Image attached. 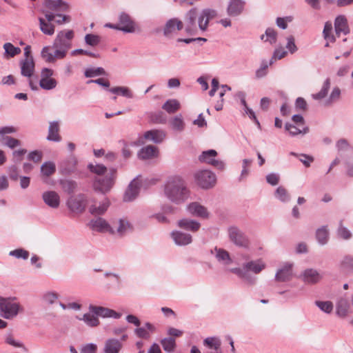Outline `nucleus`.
Returning a JSON list of instances; mask_svg holds the SVG:
<instances>
[{"instance_id": "nucleus-1", "label": "nucleus", "mask_w": 353, "mask_h": 353, "mask_svg": "<svg viewBox=\"0 0 353 353\" xmlns=\"http://www.w3.org/2000/svg\"><path fill=\"white\" fill-rule=\"evenodd\" d=\"M190 190L186 182L181 176L170 178L164 185V194L172 203L179 205L190 197Z\"/></svg>"}, {"instance_id": "nucleus-2", "label": "nucleus", "mask_w": 353, "mask_h": 353, "mask_svg": "<svg viewBox=\"0 0 353 353\" xmlns=\"http://www.w3.org/2000/svg\"><path fill=\"white\" fill-rule=\"evenodd\" d=\"M266 268L265 263L262 259L250 260L243 263L241 268H233L230 271L237 275L241 279L248 284L254 285L256 278L252 276L250 273L259 274Z\"/></svg>"}, {"instance_id": "nucleus-3", "label": "nucleus", "mask_w": 353, "mask_h": 353, "mask_svg": "<svg viewBox=\"0 0 353 353\" xmlns=\"http://www.w3.org/2000/svg\"><path fill=\"white\" fill-rule=\"evenodd\" d=\"M117 176V170L110 168L108 173L104 176H96L93 181V188L95 191L106 194L113 188Z\"/></svg>"}, {"instance_id": "nucleus-4", "label": "nucleus", "mask_w": 353, "mask_h": 353, "mask_svg": "<svg viewBox=\"0 0 353 353\" xmlns=\"http://www.w3.org/2000/svg\"><path fill=\"white\" fill-rule=\"evenodd\" d=\"M229 240L238 248L248 250L251 242L248 235L236 225H231L228 228Z\"/></svg>"}, {"instance_id": "nucleus-5", "label": "nucleus", "mask_w": 353, "mask_h": 353, "mask_svg": "<svg viewBox=\"0 0 353 353\" xmlns=\"http://www.w3.org/2000/svg\"><path fill=\"white\" fill-rule=\"evenodd\" d=\"M15 300L16 298L11 297L0 299V312L3 318L12 319L22 310L20 304Z\"/></svg>"}, {"instance_id": "nucleus-6", "label": "nucleus", "mask_w": 353, "mask_h": 353, "mask_svg": "<svg viewBox=\"0 0 353 353\" xmlns=\"http://www.w3.org/2000/svg\"><path fill=\"white\" fill-rule=\"evenodd\" d=\"M194 179L196 184L200 188L208 190L215 185L216 176V174L210 170H202L195 173Z\"/></svg>"}, {"instance_id": "nucleus-7", "label": "nucleus", "mask_w": 353, "mask_h": 353, "mask_svg": "<svg viewBox=\"0 0 353 353\" xmlns=\"http://www.w3.org/2000/svg\"><path fill=\"white\" fill-rule=\"evenodd\" d=\"M19 66L21 76L28 78V84L30 89L33 91L39 90L38 85L32 79L35 69L34 59H30V60L21 59L19 61Z\"/></svg>"}, {"instance_id": "nucleus-8", "label": "nucleus", "mask_w": 353, "mask_h": 353, "mask_svg": "<svg viewBox=\"0 0 353 353\" xmlns=\"http://www.w3.org/2000/svg\"><path fill=\"white\" fill-rule=\"evenodd\" d=\"M217 155L218 153L215 150H205L199 156V161L201 163L211 165L219 170H223L225 167V163L223 161L216 159Z\"/></svg>"}, {"instance_id": "nucleus-9", "label": "nucleus", "mask_w": 353, "mask_h": 353, "mask_svg": "<svg viewBox=\"0 0 353 353\" xmlns=\"http://www.w3.org/2000/svg\"><path fill=\"white\" fill-rule=\"evenodd\" d=\"M73 37V30L60 31L54 41L53 47L54 48H63L68 50L71 48Z\"/></svg>"}, {"instance_id": "nucleus-10", "label": "nucleus", "mask_w": 353, "mask_h": 353, "mask_svg": "<svg viewBox=\"0 0 353 353\" xmlns=\"http://www.w3.org/2000/svg\"><path fill=\"white\" fill-rule=\"evenodd\" d=\"M87 204V196L83 194L71 196L67 201V205L70 210L79 214H81L85 211Z\"/></svg>"}, {"instance_id": "nucleus-11", "label": "nucleus", "mask_w": 353, "mask_h": 353, "mask_svg": "<svg viewBox=\"0 0 353 353\" xmlns=\"http://www.w3.org/2000/svg\"><path fill=\"white\" fill-rule=\"evenodd\" d=\"M89 311L92 313L93 314H95L97 317L100 316L102 318H109L112 317L115 319H119L121 316V314L117 312L116 311L102 307V306H96L93 305H90L89 306Z\"/></svg>"}, {"instance_id": "nucleus-12", "label": "nucleus", "mask_w": 353, "mask_h": 353, "mask_svg": "<svg viewBox=\"0 0 353 353\" xmlns=\"http://www.w3.org/2000/svg\"><path fill=\"white\" fill-rule=\"evenodd\" d=\"M183 28V22L177 18L168 20L163 28V35L167 38H172L178 30Z\"/></svg>"}, {"instance_id": "nucleus-13", "label": "nucleus", "mask_w": 353, "mask_h": 353, "mask_svg": "<svg viewBox=\"0 0 353 353\" xmlns=\"http://www.w3.org/2000/svg\"><path fill=\"white\" fill-rule=\"evenodd\" d=\"M196 8L190 9L185 16V32L189 34H194L196 32V19H198Z\"/></svg>"}, {"instance_id": "nucleus-14", "label": "nucleus", "mask_w": 353, "mask_h": 353, "mask_svg": "<svg viewBox=\"0 0 353 353\" xmlns=\"http://www.w3.org/2000/svg\"><path fill=\"white\" fill-rule=\"evenodd\" d=\"M218 13L216 10L211 8L203 9L198 18L199 28L202 31L208 28L209 21L216 17Z\"/></svg>"}, {"instance_id": "nucleus-15", "label": "nucleus", "mask_w": 353, "mask_h": 353, "mask_svg": "<svg viewBox=\"0 0 353 353\" xmlns=\"http://www.w3.org/2000/svg\"><path fill=\"white\" fill-rule=\"evenodd\" d=\"M218 13L216 10L211 8L203 9L198 18L199 28L202 31L208 28L209 21L216 17Z\"/></svg>"}, {"instance_id": "nucleus-16", "label": "nucleus", "mask_w": 353, "mask_h": 353, "mask_svg": "<svg viewBox=\"0 0 353 353\" xmlns=\"http://www.w3.org/2000/svg\"><path fill=\"white\" fill-rule=\"evenodd\" d=\"M218 13L216 10L211 8L203 9L198 18L199 28L202 31L208 28L209 21L216 17Z\"/></svg>"}, {"instance_id": "nucleus-17", "label": "nucleus", "mask_w": 353, "mask_h": 353, "mask_svg": "<svg viewBox=\"0 0 353 353\" xmlns=\"http://www.w3.org/2000/svg\"><path fill=\"white\" fill-rule=\"evenodd\" d=\"M245 5L243 0H230L226 10L228 15L231 17L239 16L243 12Z\"/></svg>"}, {"instance_id": "nucleus-18", "label": "nucleus", "mask_w": 353, "mask_h": 353, "mask_svg": "<svg viewBox=\"0 0 353 353\" xmlns=\"http://www.w3.org/2000/svg\"><path fill=\"white\" fill-rule=\"evenodd\" d=\"M141 183L136 179H134L128 185L125 192L123 201L130 202L135 199L139 194Z\"/></svg>"}, {"instance_id": "nucleus-19", "label": "nucleus", "mask_w": 353, "mask_h": 353, "mask_svg": "<svg viewBox=\"0 0 353 353\" xmlns=\"http://www.w3.org/2000/svg\"><path fill=\"white\" fill-rule=\"evenodd\" d=\"M121 26L120 30L126 33H132L135 31V24L130 16L125 13L121 12L119 15V23Z\"/></svg>"}, {"instance_id": "nucleus-20", "label": "nucleus", "mask_w": 353, "mask_h": 353, "mask_svg": "<svg viewBox=\"0 0 353 353\" xmlns=\"http://www.w3.org/2000/svg\"><path fill=\"white\" fill-rule=\"evenodd\" d=\"M43 202L50 208L57 209L60 205V196L53 190L46 191L42 194Z\"/></svg>"}, {"instance_id": "nucleus-21", "label": "nucleus", "mask_w": 353, "mask_h": 353, "mask_svg": "<svg viewBox=\"0 0 353 353\" xmlns=\"http://www.w3.org/2000/svg\"><path fill=\"white\" fill-rule=\"evenodd\" d=\"M171 236L176 245L179 246H185L192 242V236L190 234L183 232L179 230L172 232Z\"/></svg>"}, {"instance_id": "nucleus-22", "label": "nucleus", "mask_w": 353, "mask_h": 353, "mask_svg": "<svg viewBox=\"0 0 353 353\" xmlns=\"http://www.w3.org/2000/svg\"><path fill=\"white\" fill-rule=\"evenodd\" d=\"M301 277L304 283L310 285L317 283L322 279L320 273L316 270L312 268L305 270L302 272Z\"/></svg>"}, {"instance_id": "nucleus-23", "label": "nucleus", "mask_w": 353, "mask_h": 353, "mask_svg": "<svg viewBox=\"0 0 353 353\" xmlns=\"http://www.w3.org/2000/svg\"><path fill=\"white\" fill-rule=\"evenodd\" d=\"M292 265L286 263L277 270L275 274V280L278 282L289 281L292 279Z\"/></svg>"}, {"instance_id": "nucleus-24", "label": "nucleus", "mask_w": 353, "mask_h": 353, "mask_svg": "<svg viewBox=\"0 0 353 353\" xmlns=\"http://www.w3.org/2000/svg\"><path fill=\"white\" fill-rule=\"evenodd\" d=\"M188 211L193 216L208 219L209 212L205 207L197 202H192L187 207Z\"/></svg>"}, {"instance_id": "nucleus-25", "label": "nucleus", "mask_w": 353, "mask_h": 353, "mask_svg": "<svg viewBox=\"0 0 353 353\" xmlns=\"http://www.w3.org/2000/svg\"><path fill=\"white\" fill-rule=\"evenodd\" d=\"M123 344L121 341L111 338L105 341L103 348V353H120Z\"/></svg>"}, {"instance_id": "nucleus-26", "label": "nucleus", "mask_w": 353, "mask_h": 353, "mask_svg": "<svg viewBox=\"0 0 353 353\" xmlns=\"http://www.w3.org/2000/svg\"><path fill=\"white\" fill-rule=\"evenodd\" d=\"M334 28L336 34L339 35L340 33L347 34L350 32V28L347 24V20L344 15H339L334 21Z\"/></svg>"}, {"instance_id": "nucleus-27", "label": "nucleus", "mask_w": 353, "mask_h": 353, "mask_svg": "<svg viewBox=\"0 0 353 353\" xmlns=\"http://www.w3.org/2000/svg\"><path fill=\"white\" fill-rule=\"evenodd\" d=\"M143 137L145 139L151 141L154 143H161L165 137V133L161 130H151L146 131Z\"/></svg>"}, {"instance_id": "nucleus-28", "label": "nucleus", "mask_w": 353, "mask_h": 353, "mask_svg": "<svg viewBox=\"0 0 353 353\" xmlns=\"http://www.w3.org/2000/svg\"><path fill=\"white\" fill-rule=\"evenodd\" d=\"M177 225L180 228L192 232L198 231L201 227L199 222L190 219H182L178 221Z\"/></svg>"}, {"instance_id": "nucleus-29", "label": "nucleus", "mask_w": 353, "mask_h": 353, "mask_svg": "<svg viewBox=\"0 0 353 353\" xmlns=\"http://www.w3.org/2000/svg\"><path fill=\"white\" fill-rule=\"evenodd\" d=\"M157 148L154 145H150L141 148L137 155L140 159L145 160L157 156Z\"/></svg>"}, {"instance_id": "nucleus-30", "label": "nucleus", "mask_w": 353, "mask_h": 353, "mask_svg": "<svg viewBox=\"0 0 353 353\" xmlns=\"http://www.w3.org/2000/svg\"><path fill=\"white\" fill-rule=\"evenodd\" d=\"M89 225L92 230L97 232H104L110 229L109 223L101 217L92 219L89 223Z\"/></svg>"}, {"instance_id": "nucleus-31", "label": "nucleus", "mask_w": 353, "mask_h": 353, "mask_svg": "<svg viewBox=\"0 0 353 353\" xmlns=\"http://www.w3.org/2000/svg\"><path fill=\"white\" fill-rule=\"evenodd\" d=\"M59 123L57 121H52L50 123L48 128V135L47 139L48 141L59 142L61 141V137L59 134Z\"/></svg>"}, {"instance_id": "nucleus-32", "label": "nucleus", "mask_w": 353, "mask_h": 353, "mask_svg": "<svg viewBox=\"0 0 353 353\" xmlns=\"http://www.w3.org/2000/svg\"><path fill=\"white\" fill-rule=\"evenodd\" d=\"M299 127L300 126H296L290 123H286L285 125V130L288 131L289 134L292 137L296 136L300 134H305L309 132L308 127L303 126L302 128H300Z\"/></svg>"}, {"instance_id": "nucleus-33", "label": "nucleus", "mask_w": 353, "mask_h": 353, "mask_svg": "<svg viewBox=\"0 0 353 353\" xmlns=\"http://www.w3.org/2000/svg\"><path fill=\"white\" fill-rule=\"evenodd\" d=\"M3 48L5 50L4 52V57L9 59L12 58L21 52V50L19 47H15L11 43H5L3 46Z\"/></svg>"}, {"instance_id": "nucleus-34", "label": "nucleus", "mask_w": 353, "mask_h": 353, "mask_svg": "<svg viewBox=\"0 0 353 353\" xmlns=\"http://www.w3.org/2000/svg\"><path fill=\"white\" fill-rule=\"evenodd\" d=\"M331 82L330 78H327L325 81L323 82V84L322 85V88L321 90L315 94H312V99L315 100H321L326 97V96L328 94V91L330 88Z\"/></svg>"}, {"instance_id": "nucleus-35", "label": "nucleus", "mask_w": 353, "mask_h": 353, "mask_svg": "<svg viewBox=\"0 0 353 353\" xmlns=\"http://www.w3.org/2000/svg\"><path fill=\"white\" fill-rule=\"evenodd\" d=\"M109 205V200L108 199H105L99 205V207H97L94 205H92L89 208V212L93 215H101L108 210Z\"/></svg>"}, {"instance_id": "nucleus-36", "label": "nucleus", "mask_w": 353, "mask_h": 353, "mask_svg": "<svg viewBox=\"0 0 353 353\" xmlns=\"http://www.w3.org/2000/svg\"><path fill=\"white\" fill-rule=\"evenodd\" d=\"M203 345L207 347L206 350H221V342L216 337H208L204 339Z\"/></svg>"}, {"instance_id": "nucleus-37", "label": "nucleus", "mask_w": 353, "mask_h": 353, "mask_svg": "<svg viewBox=\"0 0 353 353\" xmlns=\"http://www.w3.org/2000/svg\"><path fill=\"white\" fill-rule=\"evenodd\" d=\"M56 172L55 163L52 161H47L41 166V174L44 177H49Z\"/></svg>"}, {"instance_id": "nucleus-38", "label": "nucleus", "mask_w": 353, "mask_h": 353, "mask_svg": "<svg viewBox=\"0 0 353 353\" xmlns=\"http://www.w3.org/2000/svg\"><path fill=\"white\" fill-rule=\"evenodd\" d=\"M180 108V103L176 99H168L162 105V109L169 114H173Z\"/></svg>"}, {"instance_id": "nucleus-39", "label": "nucleus", "mask_w": 353, "mask_h": 353, "mask_svg": "<svg viewBox=\"0 0 353 353\" xmlns=\"http://www.w3.org/2000/svg\"><path fill=\"white\" fill-rule=\"evenodd\" d=\"M78 319L83 321L85 323L90 327H96L99 325V320L98 317L90 312V313H85L81 318Z\"/></svg>"}, {"instance_id": "nucleus-40", "label": "nucleus", "mask_w": 353, "mask_h": 353, "mask_svg": "<svg viewBox=\"0 0 353 353\" xmlns=\"http://www.w3.org/2000/svg\"><path fill=\"white\" fill-rule=\"evenodd\" d=\"M60 185H61V188L63 190V191L67 192L68 194H73L77 188V183L76 181L73 180H61Z\"/></svg>"}, {"instance_id": "nucleus-41", "label": "nucleus", "mask_w": 353, "mask_h": 353, "mask_svg": "<svg viewBox=\"0 0 353 353\" xmlns=\"http://www.w3.org/2000/svg\"><path fill=\"white\" fill-rule=\"evenodd\" d=\"M108 91L113 94H119L122 95L123 97H125L128 99H132L133 97L132 92L128 87H124V86L114 87V88H110L108 90Z\"/></svg>"}, {"instance_id": "nucleus-42", "label": "nucleus", "mask_w": 353, "mask_h": 353, "mask_svg": "<svg viewBox=\"0 0 353 353\" xmlns=\"http://www.w3.org/2000/svg\"><path fill=\"white\" fill-rule=\"evenodd\" d=\"M349 308L348 301L345 299H341L336 303V314L339 316L344 317L347 315Z\"/></svg>"}, {"instance_id": "nucleus-43", "label": "nucleus", "mask_w": 353, "mask_h": 353, "mask_svg": "<svg viewBox=\"0 0 353 353\" xmlns=\"http://www.w3.org/2000/svg\"><path fill=\"white\" fill-rule=\"evenodd\" d=\"M86 78H92L100 75L105 76L107 72L101 67L87 68L84 72Z\"/></svg>"}, {"instance_id": "nucleus-44", "label": "nucleus", "mask_w": 353, "mask_h": 353, "mask_svg": "<svg viewBox=\"0 0 353 353\" xmlns=\"http://www.w3.org/2000/svg\"><path fill=\"white\" fill-rule=\"evenodd\" d=\"M329 233L326 226L319 228L316 232V237L321 245H325L328 241Z\"/></svg>"}, {"instance_id": "nucleus-45", "label": "nucleus", "mask_w": 353, "mask_h": 353, "mask_svg": "<svg viewBox=\"0 0 353 353\" xmlns=\"http://www.w3.org/2000/svg\"><path fill=\"white\" fill-rule=\"evenodd\" d=\"M170 124L173 130L179 132L183 131L185 128V123L181 114L174 117L170 121Z\"/></svg>"}, {"instance_id": "nucleus-46", "label": "nucleus", "mask_w": 353, "mask_h": 353, "mask_svg": "<svg viewBox=\"0 0 353 353\" xmlns=\"http://www.w3.org/2000/svg\"><path fill=\"white\" fill-rule=\"evenodd\" d=\"M216 252V258L219 261H223L225 264H230L232 262L230 254L228 251L221 248H215Z\"/></svg>"}, {"instance_id": "nucleus-47", "label": "nucleus", "mask_w": 353, "mask_h": 353, "mask_svg": "<svg viewBox=\"0 0 353 353\" xmlns=\"http://www.w3.org/2000/svg\"><path fill=\"white\" fill-rule=\"evenodd\" d=\"M17 132V129L13 126H5L0 128V143L3 145L6 141V138L10 137L8 134H13Z\"/></svg>"}, {"instance_id": "nucleus-48", "label": "nucleus", "mask_w": 353, "mask_h": 353, "mask_svg": "<svg viewBox=\"0 0 353 353\" xmlns=\"http://www.w3.org/2000/svg\"><path fill=\"white\" fill-rule=\"evenodd\" d=\"M265 36L266 37L265 41L269 42L270 44H274L277 41V32L273 28H268L265 34L261 36V39L263 40Z\"/></svg>"}, {"instance_id": "nucleus-49", "label": "nucleus", "mask_w": 353, "mask_h": 353, "mask_svg": "<svg viewBox=\"0 0 353 353\" xmlns=\"http://www.w3.org/2000/svg\"><path fill=\"white\" fill-rule=\"evenodd\" d=\"M40 29L43 33L52 35L54 32V26L51 23L46 22L43 18H39Z\"/></svg>"}, {"instance_id": "nucleus-50", "label": "nucleus", "mask_w": 353, "mask_h": 353, "mask_svg": "<svg viewBox=\"0 0 353 353\" xmlns=\"http://www.w3.org/2000/svg\"><path fill=\"white\" fill-rule=\"evenodd\" d=\"M86 45L91 47H97L101 41V37L94 34H87L84 38Z\"/></svg>"}, {"instance_id": "nucleus-51", "label": "nucleus", "mask_w": 353, "mask_h": 353, "mask_svg": "<svg viewBox=\"0 0 353 353\" xmlns=\"http://www.w3.org/2000/svg\"><path fill=\"white\" fill-rule=\"evenodd\" d=\"M290 155L299 157V161L306 167L309 168L311 163L314 161V159L312 156L305 154H298L294 152L290 153Z\"/></svg>"}, {"instance_id": "nucleus-52", "label": "nucleus", "mask_w": 353, "mask_h": 353, "mask_svg": "<svg viewBox=\"0 0 353 353\" xmlns=\"http://www.w3.org/2000/svg\"><path fill=\"white\" fill-rule=\"evenodd\" d=\"M161 343L163 350L168 352H172L176 347L175 339L172 337L162 339Z\"/></svg>"}, {"instance_id": "nucleus-53", "label": "nucleus", "mask_w": 353, "mask_h": 353, "mask_svg": "<svg viewBox=\"0 0 353 353\" xmlns=\"http://www.w3.org/2000/svg\"><path fill=\"white\" fill-rule=\"evenodd\" d=\"M88 168L92 173L98 175V176H102L107 172V168L103 164L93 165L89 163Z\"/></svg>"}, {"instance_id": "nucleus-54", "label": "nucleus", "mask_w": 353, "mask_h": 353, "mask_svg": "<svg viewBox=\"0 0 353 353\" xmlns=\"http://www.w3.org/2000/svg\"><path fill=\"white\" fill-rule=\"evenodd\" d=\"M57 85V81L55 79H40L39 87L45 90H51L54 89Z\"/></svg>"}, {"instance_id": "nucleus-55", "label": "nucleus", "mask_w": 353, "mask_h": 353, "mask_svg": "<svg viewBox=\"0 0 353 353\" xmlns=\"http://www.w3.org/2000/svg\"><path fill=\"white\" fill-rule=\"evenodd\" d=\"M275 196L282 202H288L290 199V196L288 191L283 186H279L275 191Z\"/></svg>"}, {"instance_id": "nucleus-56", "label": "nucleus", "mask_w": 353, "mask_h": 353, "mask_svg": "<svg viewBox=\"0 0 353 353\" xmlns=\"http://www.w3.org/2000/svg\"><path fill=\"white\" fill-rule=\"evenodd\" d=\"M341 265L343 270L347 272H353V256L347 255L341 261Z\"/></svg>"}, {"instance_id": "nucleus-57", "label": "nucleus", "mask_w": 353, "mask_h": 353, "mask_svg": "<svg viewBox=\"0 0 353 353\" xmlns=\"http://www.w3.org/2000/svg\"><path fill=\"white\" fill-rule=\"evenodd\" d=\"M337 235L344 240H349L352 237L351 232L343 225L342 221H340L339 222V226L337 229Z\"/></svg>"}, {"instance_id": "nucleus-58", "label": "nucleus", "mask_w": 353, "mask_h": 353, "mask_svg": "<svg viewBox=\"0 0 353 353\" xmlns=\"http://www.w3.org/2000/svg\"><path fill=\"white\" fill-rule=\"evenodd\" d=\"M340 97H341V90L339 87H334L327 100L326 101V105H331L333 103H335L336 101H338L340 99Z\"/></svg>"}, {"instance_id": "nucleus-59", "label": "nucleus", "mask_w": 353, "mask_h": 353, "mask_svg": "<svg viewBox=\"0 0 353 353\" xmlns=\"http://www.w3.org/2000/svg\"><path fill=\"white\" fill-rule=\"evenodd\" d=\"M150 120L155 123H165L166 117L162 111H158L151 114Z\"/></svg>"}, {"instance_id": "nucleus-60", "label": "nucleus", "mask_w": 353, "mask_h": 353, "mask_svg": "<svg viewBox=\"0 0 353 353\" xmlns=\"http://www.w3.org/2000/svg\"><path fill=\"white\" fill-rule=\"evenodd\" d=\"M315 305L322 311L325 313H330L333 309V305L330 301H315Z\"/></svg>"}, {"instance_id": "nucleus-61", "label": "nucleus", "mask_w": 353, "mask_h": 353, "mask_svg": "<svg viewBox=\"0 0 353 353\" xmlns=\"http://www.w3.org/2000/svg\"><path fill=\"white\" fill-rule=\"evenodd\" d=\"M9 255L11 256H14L17 259H23L26 260L29 256V252L23 249L19 248L10 251L9 252Z\"/></svg>"}, {"instance_id": "nucleus-62", "label": "nucleus", "mask_w": 353, "mask_h": 353, "mask_svg": "<svg viewBox=\"0 0 353 353\" xmlns=\"http://www.w3.org/2000/svg\"><path fill=\"white\" fill-rule=\"evenodd\" d=\"M58 299L59 294L53 292H48L43 296V301L48 305H52L55 303Z\"/></svg>"}, {"instance_id": "nucleus-63", "label": "nucleus", "mask_w": 353, "mask_h": 353, "mask_svg": "<svg viewBox=\"0 0 353 353\" xmlns=\"http://www.w3.org/2000/svg\"><path fill=\"white\" fill-rule=\"evenodd\" d=\"M117 224V231L120 235L124 234L130 228L128 221L123 219H119Z\"/></svg>"}, {"instance_id": "nucleus-64", "label": "nucleus", "mask_w": 353, "mask_h": 353, "mask_svg": "<svg viewBox=\"0 0 353 353\" xmlns=\"http://www.w3.org/2000/svg\"><path fill=\"white\" fill-rule=\"evenodd\" d=\"M97 345L92 343L85 344L80 350V353H97Z\"/></svg>"}]
</instances>
